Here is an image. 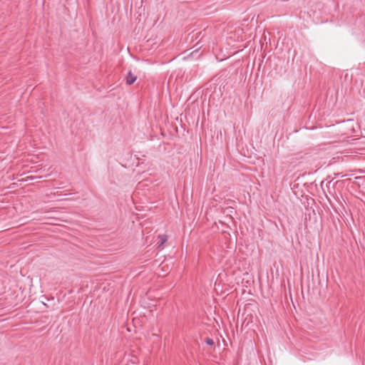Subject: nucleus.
I'll list each match as a JSON object with an SVG mask.
<instances>
[{
	"label": "nucleus",
	"mask_w": 365,
	"mask_h": 365,
	"mask_svg": "<svg viewBox=\"0 0 365 365\" xmlns=\"http://www.w3.org/2000/svg\"><path fill=\"white\" fill-rule=\"evenodd\" d=\"M158 237L160 240V243L158 245V247H160L167 241V236L165 235H159Z\"/></svg>",
	"instance_id": "f03ea898"
},
{
	"label": "nucleus",
	"mask_w": 365,
	"mask_h": 365,
	"mask_svg": "<svg viewBox=\"0 0 365 365\" xmlns=\"http://www.w3.org/2000/svg\"><path fill=\"white\" fill-rule=\"evenodd\" d=\"M136 79L137 76L130 71L125 77V82L128 85H131L136 81Z\"/></svg>",
	"instance_id": "f257e3e1"
},
{
	"label": "nucleus",
	"mask_w": 365,
	"mask_h": 365,
	"mask_svg": "<svg viewBox=\"0 0 365 365\" xmlns=\"http://www.w3.org/2000/svg\"><path fill=\"white\" fill-rule=\"evenodd\" d=\"M205 342L207 344H208V345H213V344H214V341H213V339H211V338H208V337H207V338H206V339H205Z\"/></svg>",
	"instance_id": "7ed1b4c3"
},
{
	"label": "nucleus",
	"mask_w": 365,
	"mask_h": 365,
	"mask_svg": "<svg viewBox=\"0 0 365 365\" xmlns=\"http://www.w3.org/2000/svg\"><path fill=\"white\" fill-rule=\"evenodd\" d=\"M335 175L340 176V173H336V174H335Z\"/></svg>",
	"instance_id": "20e7f679"
}]
</instances>
